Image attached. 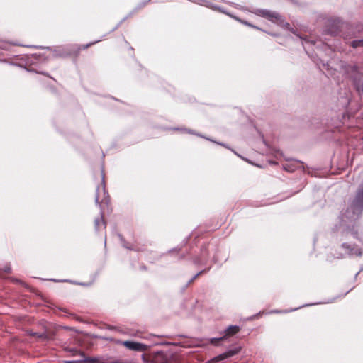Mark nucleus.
Wrapping results in <instances>:
<instances>
[{
	"instance_id": "obj_23",
	"label": "nucleus",
	"mask_w": 363,
	"mask_h": 363,
	"mask_svg": "<svg viewBox=\"0 0 363 363\" xmlns=\"http://www.w3.org/2000/svg\"><path fill=\"white\" fill-rule=\"evenodd\" d=\"M0 61H1V62H6V60H0Z\"/></svg>"
},
{
	"instance_id": "obj_24",
	"label": "nucleus",
	"mask_w": 363,
	"mask_h": 363,
	"mask_svg": "<svg viewBox=\"0 0 363 363\" xmlns=\"http://www.w3.org/2000/svg\"><path fill=\"white\" fill-rule=\"evenodd\" d=\"M196 135H197V136H201V137L203 138L202 135H201L199 134H196Z\"/></svg>"
},
{
	"instance_id": "obj_5",
	"label": "nucleus",
	"mask_w": 363,
	"mask_h": 363,
	"mask_svg": "<svg viewBox=\"0 0 363 363\" xmlns=\"http://www.w3.org/2000/svg\"><path fill=\"white\" fill-rule=\"evenodd\" d=\"M240 350V347H235L231 350H228L226 352L213 357L211 362L213 363H218L220 362L224 361L228 358H230L236 354H238Z\"/></svg>"
},
{
	"instance_id": "obj_7",
	"label": "nucleus",
	"mask_w": 363,
	"mask_h": 363,
	"mask_svg": "<svg viewBox=\"0 0 363 363\" xmlns=\"http://www.w3.org/2000/svg\"><path fill=\"white\" fill-rule=\"evenodd\" d=\"M240 328L237 325H230L228 327V328L225 330V337L227 336L233 335L236 334L238 332H239Z\"/></svg>"
},
{
	"instance_id": "obj_2",
	"label": "nucleus",
	"mask_w": 363,
	"mask_h": 363,
	"mask_svg": "<svg viewBox=\"0 0 363 363\" xmlns=\"http://www.w3.org/2000/svg\"><path fill=\"white\" fill-rule=\"evenodd\" d=\"M117 343L121 345H123L127 349L131 351L135 352H145L148 350V346L145 344L135 342V341H130V340H126V341H121L118 340Z\"/></svg>"
},
{
	"instance_id": "obj_8",
	"label": "nucleus",
	"mask_w": 363,
	"mask_h": 363,
	"mask_svg": "<svg viewBox=\"0 0 363 363\" xmlns=\"http://www.w3.org/2000/svg\"><path fill=\"white\" fill-rule=\"evenodd\" d=\"M94 225H95V229L96 231L100 230L101 226H103L104 228L106 227V223L104 222L102 213H101L100 218L95 219Z\"/></svg>"
},
{
	"instance_id": "obj_9",
	"label": "nucleus",
	"mask_w": 363,
	"mask_h": 363,
	"mask_svg": "<svg viewBox=\"0 0 363 363\" xmlns=\"http://www.w3.org/2000/svg\"><path fill=\"white\" fill-rule=\"evenodd\" d=\"M153 363H167V360L162 354H159L154 358Z\"/></svg>"
},
{
	"instance_id": "obj_11",
	"label": "nucleus",
	"mask_w": 363,
	"mask_h": 363,
	"mask_svg": "<svg viewBox=\"0 0 363 363\" xmlns=\"http://www.w3.org/2000/svg\"><path fill=\"white\" fill-rule=\"evenodd\" d=\"M225 338V336H223V337H220L219 338H216V337H213V338H211L209 340L210 341V343L212 344V345H218V342L220 341V340H223Z\"/></svg>"
},
{
	"instance_id": "obj_19",
	"label": "nucleus",
	"mask_w": 363,
	"mask_h": 363,
	"mask_svg": "<svg viewBox=\"0 0 363 363\" xmlns=\"http://www.w3.org/2000/svg\"><path fill=\"white\" fill-rule=\"evenodd\" d=\"M188 133H191V134H194V133H193V132H192L191 130H188Z\"/></svg>"
},
{
	"instance_id": "obj_10",
	"label": "nucleus",
	"mask_w": 363,
	"mask_h": 363,
	"mask_svg": "<svg viewBox=\"0 0 363 363\" xmlns=\"http://www.w3.org/2000/svg\"><path fill=\"white\" fill-rule=\"evenodd\" d=\"M351 45L354 48H357L358 47H363V39L353 40L352 42H351Z\"/></svg>"
},
{
	"instance_id": "obj_22",
	"label": "nucleus",
	"mask_w": 363,
	"mask_h": 363,
	"mask_svg": "<svg viewBox=\"0 0 363 363\" xmlns=\"http://www.w3.org/2000/svg\"><path fill=\"white\" fill-rule=\"evenodd\" d=\"M297 308H295V309H291L289 311H295L296 310Z\"/></svg>"
},
{
	"instance_id": "obj_1",
	"label": "nucleus",
	"mask_w": 363,
	"mask_h": 363,
	"mask_svg": "<svg viewBox=\"0 0 363 363\" xmlns=\"http://www.w3.org/2000/svg\"><path fill=\"white\" fill-rule=\"evenodd\" d=\"M363 211V183L359 186L357 194L347 210L340 216L341 240H346L349 235L359 239L358 231L354 225Z\"/></svg>"
},
{
	"instance_id": "obj_14",
	"label": "nucleus",
	"mask_w": 363,
	"mask_h": 363,
	"mask_svg": "<svg viewBox=\"0 0 363 363\" xmlns=\"http://www.w3.org/2000/svg\"><path fill=\"white\" fill-rule=\"evenodd\" d=\"M86 361L90 362L91 363H96L97 362V359H86Z\"/></svg>"
},
{
	"instance_id": "obj_6",
	"label": "nucleus",
	"mask_w": 363,
	"mask_h": 363,
	"mask_svg": "<svg viewBox=\"0 0 363 363\" xmlns=\"http://www.w3.org/2000/svg\"><path fill=\"white\" fill-rule=\"evenodd\" d=\"M101 192L103 193L104 196V200L106 201L108 196L106 195V191L105 189V182H104V174L102 175L101 186L97 187L96 196H95V202L97 205H99V206H101V204L99 203Z\"/></svg>"
},
{
	"instance_id": "obj_3",
	"label": "nucleus",
	"mask_w": 363,
	"mask_h": 363,
	"mask_svg": "<svg viewBox=\"0 0 363 363\" xmlns=\"http://www.w3.org/2000/svg\"><path fill=\"white\" fill-rule=\"evenodd\" d=\"M341 247L345 251V255L350 257L353 256L361 257L363 255L362 250L354 244L352 245L345 242L342 243Z\"/></svg>"
},
{
	"instance_id": "obj_4",
	"label": "nucleus",
	"mask_w": 363,
	"mask_h": 363,
	"mask_svg": "<svg viewBox=\"0 0 363 363\" xmlns=\"http://www.w3.org/2000/svg\"><path fill=\"white\" fill-rule=\"evenodd\" d=\"M256 13L274 23L281 21V16L278 13L274 11L266 9H259Z\"/></svg>"
},
{
	"instance_id": "obj_25",
	"label": "nucleus",
	"mask_w": 363,
	"mask_h": 363,
	"mask_svg": "<svg viewBox=\"0 0 363 363\" xmlns=\"http://www.w3.org/2000/svg\"><path fill=\"white\" fill-rule=\"evenodd\" d=\"M274 313H279V311H274Z\"/></svg>"
},
{
	"instance_id": "obj_20",
	"label": "nucleus",
	"mask_w": 363,
	"mask_h": 363,
	"mask_svg": "<svg viewBox=\"0 0 363 363\" xmlns=\"http://www.w3.org/2000/svg\"><path fill=\"white\" fill-rule=\"evenodd\" d=\"M245 24L248 25V26H252V27H255L256 28L255 26H251L250 23H245Z\"/></svg>"
},
{
	"instance_id": "obj_17",
	"label": "nucleus",
	"mask_w": 363,
	"mask_h": 363,
	"mask_svg": "<svg viewBox=\"0 0 363 363\" xmlns=\"http://www.w3.org/2000/svg\"><path fill=\"white\" fill-rule=\"evenodd\" d=\"M344 257H345V255H340V256H338L337 257H338V258H343Z\"/></svg>"
},
{
	"instance_id": "obj_21",
	"label": "nucleus",
	"mask_w": 363,
	"mask_h": 363,
	"mask_svg": "<svg viewBox=\"0 0 363 363\" xmlns=\"http://www.w3.org/2000/svg\"><path fill=\"white\" fill-rule=\"evenodd\" d=\"M52 281H55V282L59 281L58 280H56V279H52Z\"/></svg>"
},
{
	"instance_id": "obj_18",
	"label": "nucleus",
	"mask_w": 363,
	"mask_h": 363,
	"mask_svg": "<svg viewBox=\"0 0 363 363\" xmlns=\"http://www.w3.org/2000/svg\"><path fill=\"white\" fill-rule=\"evenodd\" d=\"M123 247H126V248H128V249H131L130 247L126 246L125 244H123Z\"/></svg>"
},
{
	"instance_id": "obj_13",
	"label": "nucleus",
	"mask_w": 363,
	"mask_h": 363,
	"mask_svg": "<svg viewBox=\"0 0 363 363\" xmlns=\"http://www.w3.org/2000/svg\"><path fill=\"white\" fill-rule=\"evenodd\" d=\"M204 271L203 270H201L199 272H198L196 275H194L188 282V284H191V282L194 281V279H196L199 275H201V274H203Z\"/></svg>"
},
{
	"instance_id": "obj_15",
	"label": "nucleus",
	"mask_w": 363,
	"mask_h": 363,
	"mask_svg": "<svg viewBox=\"0 0 363 363\" xmlns=\"http://www.w3.org/2000/svg\"><path fill=\"white\" fill-rule=\"evenodd\" d=\"M96 42H97V41H96ZM94 43H95V42L91 43H89V44H87V45H84V46L83 47V48H84V49L87 48L89 46H90L91 45H93V44H94Z\"/></svg>"
},
{
	"instance_id": "obj_12",
	"label": "nucleus",
	"mask_w": 363,
	"mask_h": 363,
	"mask_svg": "<svg viewBox=\"0 0 363 363\" xmlns=\"http://www.w3.org/2000/svg\"><path fill=\"white\" fill-rule=\"evenodd\" d=\"M284 168L285 170H286L287 172H292L294 171V167H293V165L291 164H286L284 166Z\"/></svg>"
},
{
	"instance_id": "obj_16",
	"label": "nucleus",
	"mask_w": 363,
	"mask_h": 363,
	"mask_svg": "<svg viewBox=\"0 0 363 363\" xmlns=\"http://www.w3.org/2000/svg\"><path fill=\"white\" fill-rule=\"evenodd\" d=\"M67 363H82L81 362L79 361H67Z\"/></svg>"
}]
</instances>
